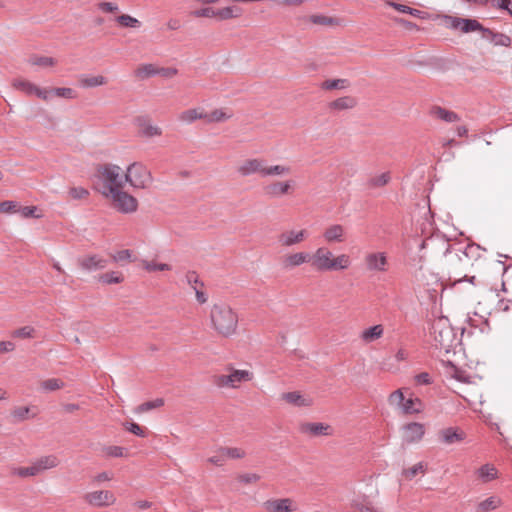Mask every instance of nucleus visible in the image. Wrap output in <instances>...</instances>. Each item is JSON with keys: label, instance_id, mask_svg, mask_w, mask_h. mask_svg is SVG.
<instances>
[{"label": "nucleus", "instance_id": "nucleus-31", "mask_svg": "<svg viewBox=\"0 0 512 512\" xmlns=\"http://www.w3.org/2000/svg\"><path fill=\"white\" fill-rule=\"evenodd\" d=\"M351 263L352 261L349 255L342 253L335 256L333 254L331 263L332 271L347 270L351 266Z\"/></svg>", "mask_w": 512, "mask_h": 512}, {"label": "nucleus", "instance_id": "nucleus-46", "mask_svg": "<svg viewBox=\"0 0 512 512\" xmlns=\"http://www.w3.org/2000/svg\"><path fill=\"white\" fill-rule=\"evenodd\" d=\"M438 244H442L443 246H445V251H444V254H446L447 252H449V248H450V245L448 242L446 241H443V240H440V239H437V238H427L425 240H423L420 244V249H424V248H431V249H435L437 247Z\"/></svg>", "mask_w": 512, "mask_h": 512}, {"label": "nucleus", "instance_id": "nucleus-14", "mask_svg": "<svg viewBox=\"0 0 512 512\" xmlns=\"http://www.w3.org/2000/svg\"><path fill=\"white\" fill-rule=\"evenodd\" d=\"M85 503L92 507H108L116 502V497L110 490H94L83 495Z\"/></svg>", "mask_w": 512, "mask_h": 512}, {"label": "nucleus", "instance_id": "nucleus-25", "mask_svg": "<svg viewBox=\"0 0 512 512\" xmlns=\"http://www.w3.org/2000/svg\"><path fill=\"white\" fill-rule=\"evenodd\" d=\"M465 433L458 428H445L439 432V439L445 444H453L464 440Z\"/></svg>", "mask_w": 512, "mask_h": 512}, {"label": "nucleus", "instance_id": "nucleus-36", "mask_svg": "<svg viewBox=\"0 0 512 512\" xmlns=\"http://www.w3.org/2000/svg\"><path fill=\"white\" fill-rule=\"evenodd\" d=\"M282 398L286 400L288 403L302 407L309 406L311 401L304 398L299 392H287L282 395Z\"/></svg>", "mask_w": 512, "mask_h": 512}, {"label": "nucleus", "instance_id": "nucleus-2", "mask_svg": "<svg viewBox=\"0 0 512 512\" xmlns=\"http://www.w3.org/2000/svg\"><path fill=\"white\" fill-rule=\"evenodd\" d=\"M236 171L244 178L254 174L262 178L282 177L291 173V167L286 164L268 165L264 158H247L239 163Z\"/></svg>", "mask_w": 512, "mask_h": 512}, {"label": "nucleus", "instance_id": "nucleus-38", "mask_svg": "<svg viewBox=\"0 0 512 512\" xmlns=\"http://www.w3.org/2000/svg\"><path fill=\"white\" fill-rule=\"evenodd\" d=\"M107 83V79L102 75L91 76V77H83L80 79V85L83 88H93L105 85Z\"/></svg>", "mask_w": 512, "mask_h": 512}, {"label": "nucleus", "instance_id": "nucleus-19", "mask_svg": "<svg viewBox=\"0 0 512 512\" xmlns=\"http://www.w3.org/2000/svg\"><path fill=\"white\" fill-rule=\"evenodd\" d=\"M307 235L308 234L305 229L287 230L279 235L278 241L281 244V246L291 247L302 243L307 238Z\"/></svg>", "mask_w": 512, "mask_h": 512}, {"label": "nucleus", "instance_id": "nucleus-52", "mask_svg": "<svg viewBox=\"0 0 512 512\" xmlns=\"http://www.w3.org/2000/svg\"><path fill=\"white\" fill-rule=\"evenodd\" d=\"M29 412V407H17L11 412V415L15 421L20 422L29 418Z\"/></svg>", "mask_w": 512, "mask_h": 512}, {"label": "nucleus", "instance_id": "nucleus-13", "mask_svg": "<svg viewBox=\"0 0 512 512\" xmlns=\"http://www.w3.org/2000/svg\"><path fill=\"white\" fill-rule=\"evenodd\" d=\"M444 24L448 29L459 30L462 33L475 32L477 29H482V24L476 19H466L456 16H444Z\"/></svg>", "mask_w": 512, "mask_h": 512}, {"label": "nucleus", "instance_id": "nucleus-11", "mask_svg": "<svg viewBox=\"0 0 512 512\" xmlns=\"http://www.w3.org/2000/svg\"><path fill=\"white\" fill-rule=\"evenodd\" d=\"M332 258L333 252L328 247L321 246L310 254V265L318 272H330L332 271Z\"/></svg>", "mask_w": 512, "mask_h": 512}, {"label": "nucleus", "instance_id": "nucleus-51", "mask_svg": "<svg viewBox=\"0 0 512 512\" xmlns=\"http://www.w3.org/2000/svg\"><path fill=\"white\" fill-rule=\"evenodd\" d=\"M35 329L31 326H24L13 331L12 336L16 338H33Z\"/></svg>", "mask_w": 512, "mask_h": 512}, {"label": "nucleus", "instance_id": "nucleus-61", "mask_svg": "<svg viewBox=\"0 0 512 512\" xmlns=\"http://www.w3.org/2000/svg\"><path fill=\"white\" fill-rule=\"evenodd\" d=\"M98 8L104 13H116L119 10L118 5L114 2H100Z\"/></svg>", "mask_w": 512, "mask_h": 512}, {"label": "nucleus", "instance_id": "nucleus-59", "mask_svg": "<svg viewBox=\"0 0 512 512\" xmlns=\"http://www.w3.org/2000/svg\"><path fill=\"white\" fill-rule=\"evenodd\" d=\"M69 195L73 199H83L89 195V191L83 187H72L69 190Z\"/></svg>", "mask_w": 512, "mask_h": 512}, {"label": "nucleus", "instance_id": "nucleus-28", "mask_svg": "<svg viewBox=\"0 0 512 512\" xmlns=\"http://www.w3.org/2000/svg\"><path fill=\"white\" fill-rule=\"evenodd\" d=\"M383 334L384 327L381 324H377L363 330L360 334V338L364 343L369 344L380 339Z\"/></svg>", "mask_w": 512, "mask_h": 512}, {"label": "nucleus", "instance_id": "nucleus-43", "mask_svg": "<svg viewBox=\"0 0 512 512\" xmlns=\"http://www.w3.org/2000/svg\"><path fill=\"white\" fill-rule=\"evenodd\" d=\"M99 282L103 284H118L123 282L124 278L119 272H108L99 276Z\"/></svg>", "mask_w": 512, "mask_h": 512}, {"label": "nucleus", "instance_id": "nucleus-20", "mask_svg": "<svg viewBox=\"0 0 512 512\" xmlns=\"http://www.w3.org/2000/svg\"><path fill=\"white\" fill-rule=\"evenodd\" d=\"M59 463L60 460L55 455H47L40 457L30 465L31 471H33V477L41 474L46 470L57 467Z\"/></svg>", "mask_w": 512, "mask_h": 512}, {"label": "nucleus", "instance_id": "nucleus-53", "mask_svg": "<svg viewBox=\"0 0 512 512\" xmlns=\"http://www.w3.org/2000/svg\"><path fill=\"white\" fill-rule=\"evenodd\" d=\"M352 506L358 511V512H374L372 506L370 503L366 501V499H355L352 502Z\"/></svg>", "mask_w": 512, "mask_h": 512}, {"label": "nucleus", "instance_id": "nucleus-35", "mask_svg": "<svg viewBox=\"0 0 512 512\" xmlns=\"http://www.w3.org/2000/svg\"><path fill=\"white\" fill-rule=\"evenodd\" d=\"M390 179H391L390 173L384 172V173H381L379 175H375V176H372L371 178H369L366 183V186L369 189L380 188V187L387 185L389 183Z\"/></svg>", "mask_w": 512, "mask_h": 512}, {"label": "nucleus", "instance_id": "nucleus-49", "mask_svg": "<svg viewBox=\"0 0 512 512\" xmlns=\"http://www.w3.org/2000/svg\"><path fill=\"white\" fill-rule=\"evenodd\" d=\"M29 63L31 65L36 66H53L56 64V60L52 57H46V56H34L29 59Z\"/></svg>", "mask_w": 512, "mask_h": 512}, {"label": "nucleus", "instance_id": "nucleus-5", "mask_svg": "<svg viewBox=\"0 0 512 512\" xmlns=\"http://www.w3.org/2000/svg\"><path fill=\"white\" fill-rule=\"evenodd\" d=\"M228 374L215 375L213 383L218 388L237 389L242 383L249 382L254 375L251 371L245 369H235L231 365L226 367Z\"/></svg>", "mask_w": 512, "mask_h": 512}, {"label": "nucleus", "instance_id": "nucleus-60", "mask_svg": "<svg viewBox=\"0 0 512 512\" xmlns=\"http://www.w3.org/2000/svg\"><path fill=\"white\" fill-rule=\"evenodd\" d=\"M260 475L256 473H244L238 476V480L244 484L256 483L260 480Z\"/></svg>", "mask_w": 512, "mask_h": 512}, {"label": "nucleus", "instance_id": "nucleus-32", "mask_svg": "<svg viewBox=\"0 0 512 512\" xmlns=\"http://www.w3.org/2000/svg\"><path fill=\"white\" fill-rule=\"evenodd\" d=\"M476 473L483 482H490L498 477L497 469L492 464L482 465Z\"/></svg>", "mask_w": 512, "mask_h": 512}, {"label": "nucleus", "instance_id": "nucleus-64", "mask_svg": "<svg viewBox=\"0 0 512 512\" xmlns=\"http://www.w3.org/2000/svg\"><path fill=\"white\" fill-rule=\"evenodd\" d=\"M216 10L211 7L202 8L192 12L195 17H216Z\"/></svg>", "mask_w": 512, "mask_h": 512}, {"label": "nucleus", "instance_id": "nucleus-47", "mask_svg": "<svg viewBox=\"0 0 512 512\" xmlns=\"http://www.w3.org/2000/svg\"><path fill=\"white\" fill-rule=\"evenodd\" d=\"M426 467L422 462L415 464L414 466L403 470V475L406 479L411 480L419 473L424 474Z\"/></svg>", "mask_w": 512, "mask_h": 512}, {"label": "nucleus", "instance_id": "nucleus-48", "mask_svg": "<svg viewBox=\"0 0 512 512\" xmlns=\"http://www.w3.org/2000/svg\"><path fill=\"white\" fill-rule=\"evenodd\" d=\"M102 451H103L104 455L107 457L120 458V457L126 456L124 453L125 449L120 446H115V445L105 446V447H103Z\"/></svg>", "mask_w": 512, "mask_h": 512}, {"label": "nucleus", "instance_id": "nucleus-39", "mask_svg": "<svg viewBox=\"0 0 512 512\" xmlns=\"http://www.w3.org/2000/svg\"><path fill=\"white\" fill-rule=\"evenodd\" d=\"M163 404H164L163 399L157 398L155 400L147 401V402H144L141 405L137 406L135 408L134 412L136 414H142V413L148 412L150 410L159 408V407L163 406Z\"/></svg>", "mask_w": 512, "mask_h": 512}, {"label": "nucleus", "instance_id": "nucleus-34", "mask_svg": "<svg viewBox=\"0 0 512 512\" xmlns=\"http://www.w3.org/2000/svg\"><path fill=\"white\" fill-rule=\"evenodd\" d=\"M216 17L220 20L237 18L242 15V9L237 6H230L216 10Z\"/></svg>", "mask_w": 512, "mask_h": 512}, {"label": "nucleus", "instance_id": "nucleus-22", "mask_svg": "<svg viewBox=\"0 0 512 512\" xmlns=\"http://www.w3.org/2000/svg\"><path fill=\"white\" fill-rule=\"evenodd\" d=\"M322 236L327 243H342L346 239V230L340 224H332L325 228Z\"/></svg>", "mask_w": 512, "mask_h": 512}, {"label": "nucleus", "instance_id": "nucleus-8", "mask_svg": "<svg viewBox=\"0 0 512 512\" xmlns=\"http://www.w3.org/2000/svg\"><path fill=\"white\" fill-rule=\"evenodd\" d=\"M111 202L112 207L120 213H134L138 208V201L123 189L117 190L105 197Z\"/></svg>", "mask_w": 512, "mask_h": 512}, {"label": "nucleus", "instance_id": "nucleus-10", "mask_svg": "<svg viewBox=\"0 0 512 512\" xmlns=\"http://www.w3.org/2000/svg\"><path fill=\"white\" fill-rule=\"evenodd\" d=\"M294 189L295 181L293 179L271 181L263 187L264 194L270 199H279L290 195Z\"/></svg>", "mask_w": 512, "mask_h": 512}, {"label": "nucleus", "instance_id": "nucleus-1", "mask_svg": "<svg viewBox=\"0 0 512 512\" xmlns=\"http://www.w3.org/2000/svg\"><path fill=\"white\" fill-rule=\"evenodd\" d=\"M125 174L120 166L115 164L100 165L94 175V188L103 197L123 189Z\"/></svg>", "mask_w": 512, "mask_h": 512}, {"label": "nucleus", "instance_id": "nucleus-62", "mask_svg": "<svg viewBox=\"0 0 512 512\" xmlns=\"http://www.w3.org/2000/svg\"><path fill=\"white\" fill-rule=\"evenodd\" d=\"M186 282L191 286L193 289V286L202 287L203 283L199 280V277L196 272L191 271L188 272L185 276Z\"/></svg>", "mask_w": 512, "mask_h": 512}, {"label": "nucleus", "instance_id": "nucleus-58", "mask_svg": "<svg viewBox=\"0 0 512 512\" xmlns=\"http://www.w3.org/2000/svg\"><path fill=\"white\" fill-rule=\"evenodd\" d=\"M491 5L495 8L506 10L512 15V0H491Z\"/></svg>", "mask_w": 512, "mask_h": 512}, {"label": "nucleus", "instance_id": "nucleus-16", "mask_svg": "<svg viewBox=\"0 0 512 512\" xmlns=\"http://www.w3.org/2000/svg\"><path fill=\"white\" fill-rule=\"evenodd\" d=\"M77 263L83 271L94 272L105 269L108 260L98 254H91L78 258Z\"/></svg>", "mask_w": 512, "mask_h": 512}, {"label": "nucleus", "instance_id": "nucleus-40", "mask_svg": "<svg viewBox=\"0 0 512 512\" xmlns=\"http://www.w3.org/2000/svg\"><path fill=\"white\" fill-rule=\"evenodd\" d=\"M41 389L46 392H52L59 389H62L65 384L62 380L58 378H49L41 382Z\"/></svg>", "mask_w": 512, "mask_h": 512}, {"label": "nucleus", "instance_id": "nucleus-18", "mask_svg": "<svg viewBox=\"0 0 512 512\" xmlns=\"http://www.w3.org/2000/svg\"><path fill=\"white\" fill-rule=\"evenodd\" d=\"M310 253L305 251H299L294 253H288L282 258V266L285 270H292L303 264H310Z\"/></svg>", "mask_w": 512, "mask_h": 512}, {"label": "nucleus", "instance_id": "nucleus-7", "mask_svg": "<svg viewBox=\"0 0 512 512\" xmlns=\"http://www.w3.org/2000/svg\"><path fill=\"white\" fill-rule=\"evenodd\" d=\"M390 406L399 410L402 414H415L421 412L422 403L418 398L406 399L402 389H397L388 397Z\"/></svg>", "mask_w": 512, "mask_h": 512}, {"label": "nucleus", "instance_id": "nucleus-23", "mask_svg": "<svg viewBox=\"0 0 512 512\" xmlns=\"http://www.w3.org/2000/svg\"><path fill=\"white\" fill-rule=\"evenodd\" d=\"M263 507L266 512H291L295 510L293 501L289 498L267 500Z\"/></svg>", "mask_w": 512, "mask_h": 512}, {"label": "nucleus", "instance_id": "nucleus-42", "mask_svg": "<svg viewBox=\"0 0 512 512\" xmlns=\"http://www.w3.org/2000/svg\"><path fill=\"white\" fill-rule=\"evenodd\" d=\"M141 263L147 272L169 271L172 268L169 264L157 263L155 261L142 260Z\"/></svg>", "mask_w": 512, "mask_h": 512}, {"label": "nucleus", "instance_id": "nucleus-54", "mask_svg": "<svg viewBox=\"0 0 512 512\" xmlns=\"http://www.w3.org/2000/svg\"><path fill=\"white\" fill-rule=\"evenodd\" d=\"M131 258L132 254L131 251L128 249L118 251L112 255V259L117 263L130 262L132 261Z\"/></svg>", "mask_w": 512, "mask_h": 512}, {"label": "nucleus", "instance_id": "nucleus-37", "mask_svg": "<svg viewBox=\"0 0 512 512\" xmlns=\"http://www.w3.org/2000/svg\"><path fill=\"white\" fill-rule=\"evenodd\" d=\"M115 21L121 26V27H124V28H140L141 27V22L131 16V15H128V14H122V15H119L115 18Z\"/></svg>", "mask_w": 512, "mask_h": 512}, {"label": "nucleus", "instance_id": "nucleus-55", "mask_svg": "<svg viewBox=\"0 0 512 512\" xmlns=\"http://www.w3.org/2000/svg\"><path fill=\"white\" fill-rule=\"evenodd\" d=\"M123 426L126 430L135 434L138 437L146 436L145 430L135 422H125V423H123Z\"/></svg>", "mask_w": 512, "mask_h": 512}, {"label": "nucleus", "instance_id": "nucleus-30", "mask_svg": "<svg viewBox=\"0 0 512 512\" xmlns=\"http://www.w3.org/2000/svg\"><path fill=\"white\" fill-rule=\"evenodd\" d=\"M430 113L432 116H434L438 119H441L445 122H448V123L455 122V121L459 120V117L455 112L446 110L439 106L433 107L431 109Z\"/></svg>", "mask_w": 512, "mask_h": 512}, {"label": "nucleus", "instance_id": "nucleus-15", "mask_svg": "<svg viewBox=\"0 0 512 512\" xmlns=\"http://www.w3.org/2000/svg\"><path fill=\"white\" fill-rule=\"evenodd\" d=\"M14 89L23 92L28 96H36L42 100L47 101L50 97V91L45 88H41L29 80L23 78H16L12 81Z\"/></svg>", "mask_w": 512, "mask_h": 512}, {"label": "nucleus", "instance_id": "nucleus-63", "mask_svg": "<svg viewBox=\"0 0 512 512\" xmlns=\"http://www.w3.org/2000/svg\"><path fill=\"white\" fill-rule=\"evenodd\" d=\"M12 475L19 476L21 478L33 477V471L30 466L28 467H15L12 469Z\"/></svg>", "mask_w": 512, "mask_h": 512}, {"label": "nucleus", "instance_id": "nucleus-57", "mask_svg": "<svg viewBox=\"0 0 512 512\" xmlns=\"http://www.w3.org/2000/svg\"><path fill=\"white\" fill-rule=\"evenodd\" d=\"M207 461L215 466H223L225 461H226V458H225V455L221 453V448L219 447L216 451H215V455L209 457L207 459Z\"/></svg>", "mask_w": 512, "mask_h": 512}, {"label": "nucleus", "instance_id": "nucleus-50", "mask_svg": "<svg viewBox=\"0 0 512 512\" xmlns=\"http://www.w3.org/2000/svg\"><path fill=\"white\" fill-rule=\"evenodd\" d=\"M49 91H50V95L54 94L58 97H62V98H66V99H73L76 97L74 90L71 88L59 87V88H54Z\"/></svg>", "mask_w": 512, "mask_h": 512}, {"label": "nucleus", "instance_id": "nucleus-27", "mask_svg": "<svg viewBox=\"0 0 512 512\" xmlns=\"http://www.w3.org/2000/svg\"><path fill=\"white\" fill-rule=\"evenodd\" d=\"M137 124L140 128L141 135L144 137H147V138L158 137V136H161L163 133L162 129L159 126L154 125L153 123L150 122V120H148L146 118H139L137 120Z\"/></svg>", "mask_w": 512, "mask_h": 512}, {"label": "nucleus", "instance_id": "nucleus-33", "mask_svg": "<svg viewBox=\"0 0 512 512\" xmlns=\"http://www.w3.org/2000/svg\"><path fill=\"white\" fill-rule=\"evenodd\" d=\"M502 505V500L497 496H490L487 499L481 501L477 505V510L479 512H490Z\"/></svg>", "mask_w": 512, "mask_h": 512}, {"label": "nucleus", "instance_id": "nucleus-26", "mask_svg": "<svg viewBox=\"0 0 512 512\" xmlns=\"http://www.w3.org/2000/svg\"><path fill=\"white\" fill-rule=\"evenodd\" d=\"M206 113L201 108H192L182 111L178 114L177 120L185 125H190L194 123L196 120L204 119L205 120Z\"/></svg>", "mask_w": 512, "mask_h": 512}, {"label": "nucleus", "instance_id": "nucleus-9", "mask_svg": "<svg viewBox=\"0 0 512 512\" xmlns=\"http://www.w3.org/2000/svg\"><path fill=\"white\" fill-rule=\"evenodd\" d=\"M364 265L368 272L386 273L389 268L388 255L384 251L367 252L364 256Z\"/></svg>", "mask_w": 512, "mask_h": 512}, {"label": "nucleus", "instance_id": "nucleus-17", "mask_svg": "<svg viewBox=\"0 0 512 512\" xmlns=\"http://www.w3.org/2000/svg\"><path fill=\"white\" fill-rule=\"evenodd\" d=\"M299 432L310 436H328L332 434V428L325 423L305 422L299 425Z\"/></svg>", "mask_w": 512, "mask_h": 512}, {"label": "nucleus", "instance_id": "nucleus-56", "mask_svg": "<svg viewBox=\"0 0 512 512\" xmlns=\"http://www.w3.org/2000/svg\"><path fill=\"white\" fill-rule=\"evenodd\" d=\"M390 5L396 9L397 11L401 12V13H407V14H411L413 16H419L421 11L420 10H417V9H414V8H411L409 6H406V5H403V4H398V3H394V2H391Z\"/></svg>", "mask_w": 512, "mask_h": 512}, {"label": "nucleus", "instance_id": "nucleus-29", "mask_svg": "<svg viewBox=\"0 0 512 512\" xmlns=\"http://www.w3.org/2000/svg\"><path fill=\"white\" fill-rule=\"evenodd\" d=\"M351 83L348 79L338 78V79H327L323 81L320 85L322 90L331 91V90H345L350 87Z\"/></svg>", "mask_w": 512, "mask_h": 512}, {"label": "nucleus", "instance_id": "nucleus-24", "mask_svg": "<svg viewBox=\"0 0 512 512\" xmlns=\"http://www.w3.org/2000/svg\"><path fill=\"white\" fill-rule=\"evenodd\" d=\"M357 106L355 97L346 95L339 97L328 104V109L332 112H341L345 110H352Z\"/></svg>", "mask_w": 512, "mask_h": 512}, {"label": "nucleus", "instance_id": "nucleus-41", "mask_svg": "<svg viewBox=\"0 0 512 512\" xmlns=\"http://www.w3.org/2000/svg\"><path fill=\"white\" fill-rule=\"evenodd\" d=\"M231 116H232L231 114H228L227 112H225L222 109H216V110L212 111L211 113H206L205 120L208 123L223 122V121L231 118Z\"/></svg>", "mask_w": 512, "mask_h": 512}, {"label": "nucleus", "instance_id": "nucleus-6", "mask_svg": "<svg viewBox=\"0 0 512 512\" xmlns=\"http://www.w3.org/2000/svg\"><path fill=\"white\" fill-rule=\"evenodd\" d=\"M125 174V183L128 182L133 188L146 189L152 183V175L146 166L135 162L128 166Z\"/></svg>", "mask_w": 512, "mask_h": 512}, {"label": "nucleus", "instance_id": "nucleus-4", "mask_svg": "<svg viewBox=\"0 0 512 512\" xmlns=\"http://www.w3.org/2000/svg\"><path fill=\"white\" fill-rule=\"evenodd\" d=\"M430 338L432 346L445 353H449L459 343L449 319L444 316L433 320L430 328Z\"/></svg>", "mask_w": 512, "mask_h": 512}, {"label": "nucleus", "instance_id": "nucleus-12", "mask_svg": "<svg viewBox=\"0 0 512 512\" xmlns=\"http://www.w3.org/2000/svg\"><path fill=\"white\" fill-rule=\"evenodd\" d=\"M479 246L475 244H469L465 247V249L461 252V254H455V257H451L450 262L453 266V269L451 273H454V280L455 282H461L463 279L473 283L475 280V276H472L470 278H467V275L461 276V273L457 272L456 264L461 263L465 266L470 264L469 258L470 255L474 254L476 251L479 250Z\"/></svg>", "mask_w": 512, "mask_h": 512}, {"label": "nucleus", "instance_id": "nucleus-21", "mask_svg": "<svg viewBox=\"0 0 512 512\" xmlns=\"http://www.w3.org/2000/svg\"><path fill=\"white\" fill-rule=\"evenodd\" d=\"M425 433L424 425L418 422L406 424L403 427V441L405 443H415L420 441Z\"/></svg>", "mask_w": 512, "mask_h": 512}, {"label": "nucleus", "instance_id": "nucleus-3", "mask_svg": "<svg viewBox=\"0 0 512 512\" xmlns=\"http://www.w3.org/2000/svg\"><path fill=\"white\" fill-rule=\"evenodd\" d=\"M212 328L223 337L234 335L238 327L237 313L226 303H216L210 310Z\"/></svg>", "mask_w": 512, "mask_h": 512}, {"label": "nucleus", "instance_id": "nucleus-45", "mask_svg": "<svg viewBox=\"0 0 512 512\" xmlns=\"http://www.w3.org/2000/svg\"><path fill=\"white\" fill-rule=\"evenodd\" d=\"M221 453L225 455V458L231 459H242L246 453L243 449L237 447H220Z\"/></svg>", "mask_w": 512, "mask_h": 512}, {"label": "nucleus", "instance_id": "nucleus-44", "mask_svg": "<svg viewBox=\"0 0 512 512\" xmlns=\"http://www.w3.org/2000/svg\"><path fill=\"white\" fill-rule=\"evenodd\" d=\"M135 74L137 77L145 79L157 75V68L153 64H144L136 69Z\"/></svg>", "mask_w": 512, "mask_h": 512}]
</instances>
